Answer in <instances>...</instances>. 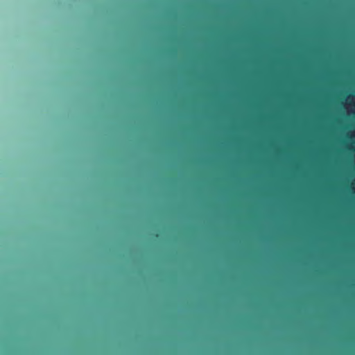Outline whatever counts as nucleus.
<instances>
[{
  "instance_id": "f257e3e1",
  "label": "nucleus",
  "mask_w": 355,
  "mask_h": 355,
  "mask_svg": "<svg viewBox=\"0 0 355 355\" xmlns=\"http://www.w3.org/2000/svg\"><path fill=\"white\" fill-rule=\"evenodd\" d=\"M151 6V45H150V151H151V184H153V153L155 150V44L154 42V31L155 24L153 21L155 14L153 8L155 0H150ZM153 189H152V196Z\"/></svg>"
},
{
  "instance_id": "f03ea898",
  "label": "nucleus",
  "mask_w": 355,
  "mask_h": 355,
  "mask_svg": "<svg viewBox=\"0 0 355 355\" xmlns=\"http://www.w3.org/2000/svg\"><path fill=\"white\" fill-rule=\"evenodd\" d=\"M345 107L348 114L355 113V96H349L345 101Z\"/></svg>"
},
{
  "instance_id": "7ed1b4c3",
  "label": "nucleus",
  "mask_w": 355,
  "mask_h": 355,
  "mask_svg": "<svg viewBox=\"0 0 355 355\" xmlns=\"http://www.w3.org/2000/svg\"><path fill=\"white\" fill-rule=\"evenodd\" d=\"M348 135L351 139H355V130L349 132ZM352 187L355 191V180L352 183Z\"/></svg>"
},
{
  "instance_id": "20e7f679",
  "label": "nucleus",
  "mask_w": 355,
  "mask_h": 355,
  "mask_svg": "<svg viewBox=\"0 0 355 355\" xmlns=\"http://www.w3.org/2000/svg\"><path fill=\"white\" fill-rule=\"evenodd\" d=\"M153 205L152 204V208H151V227H153Z\"/></svg>"
},
{
  "instance_id": "39448f33",
  "label": "nucleus",
  "mask_w": 355,
  "mask_h": 355,
  "mask_svg": "<svg viewBox=\"0 0 355 355\" xmlns=\"http://www.w3.org/2000/svg\"><path fill=\"white\" fill-rule=\"evenodd\" d=\"M154 235H155V234H153V232H152V233H151V239H152V240L153 239V236H154Z\"/></svg>"
},
{
  "instance_id": "423d86ee",
  "label": "nucleus",
  "mask_w": 355,
  "mask_h": 355,
  "mask_svg": "<svg viewBox=\"0 0 355 355\" xmlns=\"http://www.w3.org/2000/svg\"><path fill=\"white\" fill-rule=\"evenodd\" d=\"M150 313H151V316L153 317V315L155 313V312L152 311V312H150Z\"/></svg>"
},
{
  "instance_id": "0eeeda50",
  "label": "nucleus",
  "mask_w": 355,
  "mask_h": 355,
  "mask_svg": "<svg viewBox=\"0 0 355 355\" xmlns=\"http://www.w3.org/2000/svg\"><path fill=\"white\" fill-rule=\"evenodd\" d=\"M351 148H355V146H354L353 144H352Z\"/></svg>"
},
{
  "instance_id": "6e6552de",
  "label": "nucleus",
  "mask_w": 355,
  "mask_h": 355,
  "mask_svg": "<svg viewBox=\"0 0 355 355\" xmlns=\"http://www.w3.org/2000/svg\"><path fill=\"white\" fill-rule=\"evenodd\" d=\"M151 273H152V274L153 273V270L151 271Z\"/></svg>"
},
{
  "instance_id": "1a4fd4ad",
  "label": "nucleus",
  "mask_w": 355,
  "mask_h": 355,
  "mask_svg": "<svg viewBox=\"0 0 355 355\" xmlns=\"http://www.w3.org/2000/svg\"><path fill=\"white\" fill-rule=\"evenodd\" d=\"M151 257L153 258V255H151Z\"/></svg>"
}]
</instances>
